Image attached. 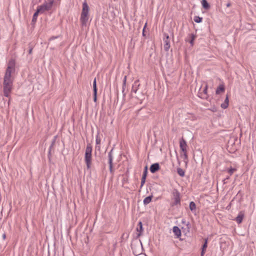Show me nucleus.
Instances as JSON below:
<instances>
[{
  "mask_svg": "<svg viewBox=\"0 0 256 256\" xmlns=\"http://www.w3.org/2000/svg\"><path fill=\"white\" fill-rule=\"evenodd\" d=\"M190 209L192 212L196 210V204L194 202H190L189 204Z\"/></svg>",
  "mask_w": 256,
  "mask_h": 256,
  "instance_id": "nucleus-20",
  "label": "nucleus"
},
{
  "mask_svg": "<svg viewBox=\"0 0 256 256\" xmlns=\"http://www.w3.org/2000/svg\"><path fill=\"white\" fill-rule=\"evenodd\" d=\"M232 5L231 4V2H228L226 4V7H230V6Z\"/></svg>",
  "mask_w": 256,
  "mask_h": 256,
  "instance_id": "nucleus-38",
  "label": "nucleus"
},
{
  "mask_svg": "<svg viewBox=\"0 0 256 256\" xmlns=\"http://www.w3.org/2000/svg\"><path fill=\"white\" fill-rule=\"evenodd\" d=\"M152 196H150L144 198V205H147L148 204L150 203V202L152 201Z\"/></svg>",
  "mask_w": 256,
  "mask_h": 256,
  "instance_id": "nucleus-19",
  "label": "nucleus"
},
{
  "mask_svg": "<svg viewBox=\"0 0 256 256\" xmlns=\"http://www.w3.org/2000/svg\"><path fill=\"white\" fill-rule=\"evenodd\" d=\"M94 101L95 102H97V92H94Z\"/></svg>",
  "mask_w": 256,
  "mask_h": 256,
  "instance_id": "nucleus-28",
  "label": "nucleus"
},
{
  "mask_svg": "<svg viewBox=\"0 0 256 256\" xmlns=\"http://www.w3.org/2000/svg\"><path fill=\"white\" fill-rule=\"evenodd\" d=\"M164 36H165V38H164V48L166 51H168L170 48V40H169V36L168 34H166V33L164 34Z\"/></svg>",
  "mask_w": 256,
  "mask_h": 256,
  "instance_id": "nucleus-6",
  "label": "nucleus"
},
{
  "mask_svg": "<svg viewBox=\"0 0 256 256\" xmlns=\"http://www.w3.org/2000/svg\"><path fill=\"white\" fill-rule=\"evenodd\" d=\"M54 2V0H50L49 2L45 1L42 4L38 6L36 10L39 11L40 14H42L46 11H48L52 8Z\"/></svg>",
  "mask_w": 256,
  "mask_h": 256,
  "instance_id": "nucleus-4",
  "label": "nucleus"
},
{
  "mask_svg": "<svg viewBox=\"0 0 256 256\" xmlns=\"http://www.w3.org/2000/svg\"><path fill=\"white\" fill-rule=\"evenodd\" d=\"M184 160L188 159V155H187V154H186V152H184Z\"/></svg>",
  "mask_w": 256,
  "mask_h": 256,
  "instance_id": "nucleus-37",
  "label": "nucleus"
},
{
  "mask_svg": "<svg viewBox=\"0 0 256 256\" xmlns=\"http://www.w3.org/2000/svg\"><path fill=\"white\" fill-rule=\"evenodd\" d=\"M244 214L242 211H240L238 216L235 218L234 220L238 224H241L244 218Z\"/></svg>",
  "mask_w": 256,
  "mask_h": 256,
  "instance_id": "nucleus-11",
  "label": "nucleus"
},
{
  "mask_svg": "<svg viewBox=\"0 0 256 256\" xmlns=\"http://www.w3.org/2000/svg\"><path fill=\"white\" fill-rule=\"evenodd\" d=\"M140 84H139V80H136L132 85V92L136 93Z\"/></svg>",
  "mask_w": 256,
  "mask_h": 256,
  "instance_id": "nucleus-14",
  "label": "nucleus"
},
{
  "mask_svg": "<svg viewBox=\"0 0 256 256\" xmlns=\"http://www.w3.org/2000/svg\"><path fill=\"white\" fill-rule=\"evenodd\" d=\"M225 88L224 84H220L216 88V94H218L220 92H224Z\"/></svg>",
  "mask_w": 256,
  "mask_h": 256,
  "instance_id": "nucleus-16",
  "label": "nucleus"
},
{
  "mask_svg": "<svg viewBox=\"0 0 256 256\" xmlns=\"http://www.w3.org/2000/svg\"><path fill=\"white\" fill-rule=\"evenodd\" d=\"M201 2H202V8L204 10H208L210 9V4H209V3L208 2V1L206 0H202Z\"/></svg>",
  "mask_w": 256,
  "mask_h": 256,
  "instance_id": "nucleus-15",
  "label": "nucleus"
},
{
  "mask_svg": "<svg viewBox=\"0 0 256 256\" xmlns=\"http://www.w3.org/2000/svg\"><path fill=\"white\" fill-rule=\"evenodd\" d=\"M109 167H110V172L111 174H113V172H114V170H113V168H112V164L109 165Z\"/></svg>",
  "mask_w": 256,
  "mask_h": 256,
  "instance_id": "nucleus-30",
  "label": "nucleus"
},
{
  "mask_svg": "<svg viewBox=\"0 0 256 256\" xmlns=\"http://www.w3.org/2000/svg\"><path fill=\"white\" fill-rule=\"evenodd\" d=\"M93 92H97V87H96V78H94L93 82Z\"/></svg>",
  "mask_w": 256,
  "mask_h": 256,
  "instance_id": "nucleus-24",
  "label": "nucleus"
},
{
  "mask_svg": "<svg viewBox=\"0 0 256 256\" xmlns=\"http://www.w3.org/2000/svg\"><path fill=\"white\" fill-rule=\"evenodd\" d=\"M15 60H11L8 64L4 81V92L6 96L8 97L12 90V80L11 74L14 70Z\"/></svg>",
  "mask_w": 256,
  "mask_h": 256,
  "instance_id": "nucleus-1",
  "label": "nucleus"
},
{
  "mask_svg": "<svg viewBox=\"0 0 256 256\" xmlns=\"http://www.w3.org/2000/svg\"><path fill=\"white\" fill-rule=\"evenodd\" d=\"M92 150V148L91 144H87L84 154V161L88 170L91 168Z\"/></svg>",
  "mask_w": 256,
  "mask_h": 256,
  "instance_id": "nucleus-3",
  "label": "nucleus"
},
{
  "mask_svg": "<svg viewBox=\"0 0 256 256\" xmlns=\"http://www.w3.org/2000/svg\"><path fill=\"white\" fill-rule=\"evenodd\" d=\"M207 91H208V86H207V85H206V86L204 87V90H203V92L204 94H207Z\"/></svg>",
  "mask_w": 256,
  "mask_h": 256,
  "instance_id": "nucleus-32",
  "label": "nucleus"
},
{
  "mask_svg": "<svg viewBox=\"0 0 256 256\" xmlns=\"http://www.w3.org/2000/svg\"><path fill=\"white\" fill-rule=\"evenodd\" d=\"M173 200L174 202L171 203V206H174L180 204V193L176 189H174L172 192Z\"/></svg>",
  "mask_w": 256,
  "mask_h": 256,
  "instance_id": "nucleus-5",
  "label": "nucleus"
},
{
  "mask_svg": "<svg viewBox=\"0 0 256 256\" xmlns=\"http://www.w3.org/2000/svg\"><path fill=\"white\" fill-rule=\"evenodd\" d=\"M5 237H6V235H5V234H3V238H5Z\"/></svg>",
  "mask_w": 256,
  "mask_h": 256,
  "instance_id": "nucleus-41",
  "label": "nucleus"
},
{
  "mask_svg": "<svg viewBox=\"0 0 256 256\" xmlns=\"http://www.w3.org/2000/svg\"><path fill=\"white\" fill-rule=\"evenodd\" d=\"M147 174H148V166H146L144 168V170L143 172L142 178L141 179L140 188H142V186H144V183L146 182V178L147 176Z\"/></svg>",
  "mask_w": 256,
  "mask_h": 256,
  "instance_id": "nucleus-7",
  "label": "nucleus"
},
{
  "mask_svg": "<svg viewBox=\"0 0 256 256\" xmlns=\"http://www.w3.org/2000/svg\"><path fill=\"white\" fill-rule=\"evenodd\" d=\"M60 37V36H52L50 38V40H53L55 38H58Z\"/></svg>",
  "mask_w": 256,
  "mask_h": 256,
  "instance_id": "nucleus-36",
  "label": "nucleus"
},
{
  "mask_svg": "<svg viewBox=\"0 0 256 256\" xmlns=\"http://www.w3.org/2000/svg\"><path fill=\"white\" fill-rule=\"evenodd\" d=\"M39 14H40L39 12V11L36 10V12L34 13V14L32 16V24H35L37 20L38 16Z\"/></svg>",
  "mask_w": 256,
  "mask_h": 256,
  "instance_id": "nucleus-18",
  "label": "nucleus"
},
{
  "mask_svg": "<svg viewBox=\"0 0 256 256\" xmlns=\"http://www.w3.org/2000/svg\"><path fill=\"white\" fill-rule=\"evenodd\" d=\"M32 48H30L28 50V54H31L32 53Z\"/></svg>",
  "mask_w": 256,
  "mask_h": 256,
  "instance_id": "nucleus-40",
  "label": "nucleus"
},
{
  "mask_svg": "<svg viewBox=\"0 0 256 256\" xmlns=\"http://www.w3.org/2000/svg\"><path fill=\"white\" fill-rule=\"evenodd\" d=\"M126 76H125L124 77V78L123 80V82H122V93H123V96H125L126 94H124V90L126 88Z\"/></svg>",
  "mask_w": 256,
  "mask_h": 256,
  "instance_id": "nucleus-21",
  "label": "nucleus"
},
{
  "mask_svg": "<svg viewBox=\"0 0 256 256\" xmlns=\"http://www.w3.org/2000/svg\"><path fill=\"white\" fill-rule=\"evenodd\" d=\"M112 151H113V149H112L110 150V152H108V160H112L113 159L112 154Z\"/></svg>",
  "mask_w": 256,
  "mask_h": 256,
  "instance_id": "nucleus-25",
  "label": "nucleus"
},
{
  "mask_svg": "<svg viewBox=\"0 0 256 256\" xmlns=\"http://www.w3.org/2000/svg\"><path fill=\"white\" fill-rule=\"evenodd\" d=\"M96 144H98L100 143V139L98 136H97L96 137Z\"/></svg>",
  "mask_w": 256,
  "mask_h": 256,
  "instance_id": "nucleus-29",
  "label": "nucleus"
},
{
  "mask_svg": "<svg viewBox=\"0 0 256 256\" xmlns=\"http://www.w3.org/2000/svg\"><path fill=\"white\" fill-rule=\"evenodd\" d=\"M52 147H51V146H50L49 148V150H48V156H50V153H51V150H52Z\"/></svg>",
  "mask_w": 256,
  "mask_h": 256,
  "instance_id": "nucleus-35",
  "label": "nucleus"
},
{
  "mask_svg": "<svg viewBox=\"0 0 256 256\" xmlns=\"http://www.w3.org/2000/svg\"><path fill=\"white\" fill-rule=\"evenodd\" d=\"M89 6L86 1L82 3V8L80 20L82 26H86L88 20Z\"/></svg>",
  "mask_w": 256,
  "mask_h": 256,
  "instance_id": "nucleus-2",
  "label": "nucleus"
},
{
  "mask_svg": "<svg viewBox=\"0 0 256 256\" xmlns=\"http://www.w3.org/2000/svg\"><path fill=\"white\" fill-rule=\"evenodd\" d=\"M190 39L188 40L191 44L192 46L194 45V42L196 38V35L194 34H191L189 35Z\"/></svg>",
  "mask_w": 256,
  "mask_h": 256,
  "instance_id": "nucleus-17",
  "label": "nucleus"
},
{
  "mask_svg": "<svg viewBox=\"0 0 256 256\" xmlns=\"http://www.w3.org/2000/svg\"><path fill=\"white\" fill-rule=\"evenodd\" d=\"M146 24H147L146 23L143 28V30H142V36H145L146 34H145V28H146Z\"/></svg>",
  "mask_w": 256,
  "mask_h": 256,
  "instance_id": "nucleus-31",
  "label": "nucleus"
},
{
  "mask_svg": "<svg viewBox=\"0 0 256 256\" xmlns=\"http://www.w3.org/2000/svg\"><path fill=\"white\" fill-rule=\"evenodd\" d=\"M208 238H204V242L202 244V247L201 248L202 250H201L200 256H204V254L206 252V248L208 247Z\"/></svg>",
  "mask_w": 256,
  "mask_h": 256,
  "instance_id": "nucleus-10",
  "label": "nucleus"
},
{
  "mask_svg": "<svg viewBox=\"0 0 256 256\" xmlns=\"http://www.w3.org/2000/svg\"><path fill=\"white\" fill-rule=\"evenodd\" d=\"M138 226V227L136 228V230L139 232L138 234L137 237H139L142 235V232L144 230L142 222L140 221L139 222Z\"/></svg>",
  "mask_w": 256,
  "mask_h": 256,
  "instance_id": "nucleus-13",
  "label": "nucleus"
},
{
  "mask_svg": "<svg viewBox=\"0 0 256 256\" xmlns=\"http://www.w3.org/2000/svg\"><path fill=\"white\" fill-rule=\"evenodd\" d=\"M172 232L177 238H180L182 235L181 230L177 226H174L173 227Z\"/></svg>",
  "mask_w": 256,
  "mask_h": 256,
  "instance_id": "nucleus-12",
  "label": "nucleus"
},
{
  "mask_svg": "<svg viewBox=\"0 0 256 256\" xmlns=\"http://www.w3.org/2000/svg\"><path fill=\"white\" fill-rule=\"evenodd\" d=\"M55 143H56V137L54 138V139L52 142V143L50 144L51 147H53L54 146L55 144Z\"/></svg>",
  "mask_w": 256,
  "mask_h": 256,
  "instance_id": "nucleus-33",
  "label": "nucleus"
},
{
  "mask_svg": "<svg viewBox=\"0 0 256 256\" xmlns=\"http://www.w3.org/2000/svg\"><path fill=\"white\" fill-rule=\"evenodd\" d=\"M228 104H226L224 102L222 104H221L220 106L222 108L226 109L228 107Z\"/></svg>",
  "mask_w": 256,
  "mask_h": 256,
  "instance_id": "nucleus-27",
  "label": "nucleus"
},
{
  "mask_svg": "<svg viewBox=\"0 0 256 256\" xmlns=\"http://www.w3.org/2000/svg\"><path fill=\"white\" fill-rule=\"evenodd\" d=\"M109 165L112 164V160H108Z\"/></svg>",
  "mask_w": 256,
  "mask_h": 256,
  "instance_id": "nucleus-39",
  "label": "nucleus"
},
{
  "mask_svg": "<svg viewBox=\"0 0 256 256\" xmlns=\"http://www.w3.org/2000/svg\"><path fill=\"white\" fill-rule=\"evenodd\" d=\"M236 170V168H230L228 170V172L230 174V175H232V174L234 172H235Z\"/></svg>",
  "mask_w": 256,
  "mask_h": 256,
  "instance_id": "nucleus-26",
  "label": "nucleus"
},
{
  "mask_svg": "<svg viewBox=\"0 0 256 256\" xmlns=\"http://www.w3.org/2000/svg\"><path fill=\"white\" fill-rule=\"evenodd\" d=\"M177 172L180 176L182 177L184 176V170L180 168H177Z\"/></svg>",
  "mask_w": 256,
  "mask_h": 256,
  "instance_id": "nucleus-22",
  "label": "nucleus"
},
{
  "mask_svg": "<svg viewBox=\"0 0 256 256\" xmlns=\"http://www.w3.org/2000/svg\"><path fill=\"white\" fill-rule=\"evenodd\" d=\"M194 20L196 23H200L202 22V18L200 17L199 16H194Z\"/></svg>",
  "mask_w": 256,
  "mask_h": 256,
  "instance_id": "nucleus-23",
  "label": "nucleus"
},
{
  "mask_svg": "<svg viewBox=\"0 0 256 256\" xmlns=\"http://www.w3.org/2000/svg\"><path fill=\"white\" fill-rule=\"evenodd\" d=\"M228 102H229V100H228V96L227 95L226 98V99L224 100V102H225L226 104H228Z\"/></svg>",
  "mask_w": 256,
  "mask_h": 256,
  "instance_id": "nucleus-34",
  "label": "nucleus"
},
{
  "mask_svg": "<svg viewBox=\"0 0 256 256\" xmlns=\"http://www.w3.org/2000/svg\"><path fill=\"white\" fill-rule=\"evenodd\" d=\"M160 169V166L158 163L156 162L152 164L150 168V172L154 174Z\"/></svg>",
  "mask_w": 256,
  "mask_h": 256,
  "instance_id": "nucleus-9",
  "label": "nucleus"
},
{
  "mask_svg": "<svg viewBox=\"0 0 256 256\" xmlns=\"http://www.w3.org/2000/svg\"><path fill=\"white\" fill-rule=\"evenodd\" d=\"M180 148L182 152H186L187 144L185 140L183 138L180 141Z\"/></svg>",
  "mask_w": 256,
  "mask_h": 256,
  "instance_id": "nucleus-8",
  "label": "nucleus"
}]
</instances>
